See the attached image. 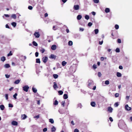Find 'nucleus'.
I'll return each instance as SVG.
<instances>
[{
	"label": "nucleus",
	"mask_w": 132,
	"mask_h": 132,
	"mask_svg": "<svg viewBox=\"0 0 132 132\" xmlns=\"http://www.w3.org/2000/svg\"><path fill=\"white\" fill-rule=\"evenodd\" d=\"M88 87L90 88H92V87L94 85V83L93 81L91 80H88Z\"/></svg>",
	"instance_id": "nucleus-1"
},
{
	"label": "nucleus",
	"mask_w": 132,
	"mask_h": 132,
	"mask_svg": "<svg viewBox=\"0 0 132 132\" xmlns=\"http://www.w3.org/2000/svg\"><path fill=\"white\" fill-rule=\"evenodd\" d=\"M23 90L26 92H27L29 89V87L28 85H25L22 87Z\"/></svg>",
	"instance_id": "nucleus-2"
},
{
	"label": "nucleus",
	"mask_w": 132,
	"mask_h": 132,
	"mask_svg": "<svg viewBox=\"0 0 132 132\" xmlns=\"http://www.w3.org/2000/svg\"><path fill=\"white\" fill-rule=\"evenodd\" d=\"M125 109L129 111L131 110V108L129 107L128 105L126 104L125 106Z\"/></svg>",
	"instance_id": "nucleus-3"
},
{
	"label": "nucleus",
	"mask_w": 132,
	"mask_h": 132,
	"mask_svg": "<svg viewBox=\"0 0 132 132\" xmlns=\"http://www.w3.org/2000/svg\"><path fill=\"white\" fill-rule=\"evenodd\" d=\"M34 35L35 36V37L37 38H38L40 36V35L38 32H35Z\"/></svg>",
	"instance_id": "nucleus-4"
},
{
	"label": "nucleus",
	"mask_w": 132,
	"mask_h": 132,
	"mask_svg": "<svg viewBox=\"0 0 132 132\" xmlns=\"http://www.w3.org/2000/svg\"><path fill=\"white\" fill-rule=\"evenodd\" d=\"M73 9L75 10H78L79 9V6L78 5H74Z\"/></svg>",
	"instance_id": "nucleus-5"
},
{
	"label": "nucleus",
	"mask_w": 132,
	"mask_h": 132,
	"mask_svg": "<svg viewBox=\"0 0 132 132\" xmlns=\"http://www.w3.org/2000/svg\"><path fill=\"white\" fill-rule=\"evenodd\" d=\"M122 122L123 123V121L122 120H120V121L118 123V126L119 128L120 129H122V128L121 127V123Z\"/></svg>",
	"instance_id": "nucleus-6"
},
{
	"label": "nucleus",
	"mask_w": 132,
	"mask_h": 132,
	"mask_svg": "<svg viewBox=\"0 0 132 132\" xmlns=\"http://www.w3.org/2000/svg\"><path fill=\"white\" fill-rule=\"evenodd\" d=\"M113 110V108L111 107H109L108 108V111L110 113L112 112Z\"/></svg>",
	"instance_id": "nucleus-7"
},
{
	"label": "nucleus",
	"mask_w": 132,
	"mask_h": 132,
	"mask_svg": "<svg viewBox=\"0 0 132 132\" xmlns=\"http://www.w3.org/2000/svg\"><path fill=\"white\" fill-rule=\"evenodd\" d=\"M48 59V58L46 56L44 57L43 58V61L45 63L46 62Z\"/></svg>",
	"instance_id": "nucleus-8"
},
{
	"label": "nucleus",
	"mask_w": 132,
	"mask_h": 132,
	"mask_svg": "<svg viewBox=\"0 0 132 132\" xmlns=\"http://www.w3.org/2000/svg\"><path fill=\"white\" fill-rule=\"evenodd\" d=\"M56 48V46L55 45H52L51 47V49L53 50H55Z\"/></svg>",
	"instance_id": "nucleus-9"
},
{
	"label": "nucleus",
	"mask_w": 132,
	"mask_h": 132,
	"mask_svg": "<svg viewBox=\"0 0 132 132\" xmlns=\"http://www.w3.org/2000/svg\"><path fill=\"white\" fill-rule=\"evenodd\" d=\"M13 126H17L18 125V122L15 121H13L11 122Z\"/></svg>",
	"instance_id": "nucleus-10"
},
{
	"label": "nucleus",
	"mask_w": 132,
	"mask_h": 132,
	"mask_svg": "<svg viewBox=\"0 0 132 132\" xmlns=\"http://www.w3.org/2000/svg\"><path fill=\"white\" fill-rule=\"evenodd\" d=\"M27 118V116L25 114H22L21 115V118L22 120H24Z\"/></svg>",
	"instance_id": "nucleus-11"
},
{
	"label": "nucleus",
	"mask_w": 132,
	"mask_h": 132,
	"mask_svg": "<svg viewBox=\"0 0 132 132\" xmlns=\"http://www.w3.org/2000/svg\"><path fill=\"white\" fill-rule=\"evenodd\" d=\"M54 84L53 86V88L55 89L57 88L58 87L57 86L56 83V82H54Z\"/></svg>",
	"instance_id": "nucleus-12"
},
{
	"label": "nucleus",
	"mask_w": 132,
	"mask_h": 132,
	"mask_svg": "<svg viewBox=\"0 0 132 132\" xmlns=\"http://www.w3.org/2000/svg\"><path fill=\"white\" fill-rule=\"evenodd\" d=\"M90 104L92 106L95 107L96 105V103L95 102H91Z\"/></svg>",
	"instance_id": "nucleus-13"
},
{
	"label": "nucleus",
	"mask_w": 132,
	"mask_h": 132,
	"mask_svg": "<svg viewBox=\"0 0 132 132\" xmlns=\"http://www.w3.org/2000/svg\"><path fill=\"white\" fill-rule=\"evenodd\" d=\"M0 108L1 110H3L4 109V106L3 105H0Z\"/></svg>",
	"instance_id": "nucleus-14"
},
{
	"label": "nucleus",
	"mask_w": 132,
	"mask_h": 132,
	"mask_svg": "<svg viewBox=\"0 0 132 132\" xmlns=\"http://www.w3.org/2000/svg\"><path fill=\"white\" fill-rule=\"evenodd\" d=\"M117 76L118 77H120L121 76V74L120 72H117Z\"/></svg>",
	"instance_id": "nucleus-15"
},
{
	"label": "nucleus",
	"mask_w": 132,
	"mask_h": 132,
	"mask_svg": "<svg viewBox=\"0 0 132 132\" xmlns=\"http://www.w3.org/2000/svg\"><path fill=\"white\" fill-rule=\"evenodd\" d=\"M82 18V16L80 15H78L77 17V19L78 20H80Z\"/></svg>",
	"instance_id": "nucleus-16"
},
{
	"label": "nucleus",
	"mask_w": 132,
	"mask_h": 132,
	"mask_svg": "<svg viewBox=\"0 0 132 132\" xmlns=\"http://www.w3.org/2000/svg\"><path fill=\"white\" fill-rule=\"evenodd\" d=\"M110 11V9L109 8H106L105 10V12L106 13L109 12Z\"/></svg>",
	"instance_id": "nucleus-17"
},
{
	"label": "nucleus",
	"mask_w": 132,
	"mask_h": 132,
	"mask_svg": "<svg viewBox=\"0 0 132 132\" xmlns=\"http://www.w3.org/2000/svg\"><path fill=\"white\" fill-rule=\"evenodd\" d=\"M63 98L64 99H67L68 98L67 95L66 94H64L63 96Z\"/></svg>",
	"instance_id": "nucleus-18"
},
{
	"label": "nucleus",
	"mask_w": 132,
	"mask_h": 132,
	"mask_svg": "<svg viewBox=\"0 0 132 132\" xmlns=\"http://www.w3.org/2000/svg\"><path fill=\"white\" fill-rule=\"evenodd\" d=\"M67 63L66 62L64 61H62V65L63 66H64L66 65Z\"/></svg>",
	"instance_id": "nucleus-19"
},
{
	"label": "nucleus",
	"mask_w": 132,
	"mask_h": 132,
	"mask_svg": "<svg viewBox=\"0 0 132 132\" xmlns=\"http://www.w3.org/2000/svg\"><path fill=\"white\" fill-rule=\"evenodd\" d=\"M53 76L55 79H56L58 78V75L57 74H54L53 75Z\"/></svg>",
	"instance_id": "nucleus-20"
},
{
	"label": "nucleus",
	"mask_w": 132,
	"mask_h": 132,
	"mask_svg": "<svg viewBox=\"0 0 132 132\" xmlns=\"http://www.w3.org/2000/svg\"><path fill=\"white\" fill-rule=\"evenodd\" d=\"M6 60V58L4 56L2 57L1 58V61L4 62Z\"/></svg>",
	"instance_id": "nucleus-21"
},
{
	"label": "nucleus",
	"mask_w": 132,
	"mask_h": 132,
	"mask_svg": "<svg viewBox=\"0 0 132 132\" xmlns=\"http://www.w3.org/2000/svg\"><path fill=\"white\" fill-rule=\"evenodd\" d=\"M20 82V80L19 79H18L17 80H16L15 82L14 83L15 84H19Z\"/></svg>",
	"instance_id": "nucleus-22"
},
{
	"label": "nucleus",
	"mask_w": 132,
	"mask_h": 132,
	"mask_svg": "<svg viewBox=\"0 0 132 132\" xmlns=\"http://www.w3.org/2000/svg\"><path fill=\"white\" fill-rule=\"evenodd\" d=\"M73 44V43L71 41H69L68 43V45L69 46H71Z\"/></svg>",
	"instance_id": "nucleus-23"
},
{
	"label": "nucleus",
	"mask_w": 132,
	"mask_h": 132,
	"mask_svg": "<svg viewBox=\"0 0 132 132\" xmlns=\"http://www.w3.org/2000/svg\"><path fill=\"white\" fill-rule=\"evenodd\" d=\"M56 130V128L55 127L53 126L52 128L51 129V131L52 132H54Z\"/></svg>",
	"instance_id": "nucleus-24"
},
{
	"label": "nucleus",
	"mask_w": 132,
	"mask_h": 132,
	"mask_svg": "<svg viewBox=\"0 0 132 132\" xmlns=\"http://www.w3.org/2000/svg\"><path fill=\"white\" fill-rule=\"evenodd\" d=\"M58 102L57 100H55L53 103V104L54 105H57L58 104Z\"/></svg>",
	"instance_id": "nucleus-25"
},
{
	"label": "nucleus",
	"mask_w": 132,
	"mask_h": 132,
	"mask_svg": "<svg viewBox=\"0 0 132 132\" xmlns=\"http://www.w3.org/2000/svg\"><path fill=\"white\" fill-rule=\"evenodd\" d=\"M4 67L6 68H8L10 67V66L9 64H6L4 65Z\"/></svg>",
	"instance_id": "nucleus-26"
},
{
	"label": "nucleus",
	"mask_w": 132,
	"mask_h": 132,
	"mask_svg": "<svg viewBox=\"0 0 132 132\" xmlns=\"http://www.w3.org/2000/svg\"><path fill=\"white\" fill-rule=\"evenodd\" d=\"M11 17L14 19H15L16 18V16L15 14H13L11 15Z\"/></svg>",
	"instance_id": "nucleus-27"
},
{
	"label": "nucleus",
	"mask_w": 132,
	"mask_h": 132,
	"mask_svg": "<svg viewBox=\"0 0 132 132\" xmlns=\"http://www.w3.org/2000/svg\"><path fill=\"white\" fill-rule=\"evenodd\" d=\"M12 25L14 27H15L16 26V23L15 22H13L11 23Z\"/></svg>",
	"instance_id": "nucleus-28"
},
{
	"label": "nucleus",
	"mask_w": 132,
	"mask_h": 132,
	"mask_svg": "<svg viewBox=\"0 0 132 132\" xmlns=\"http://www.w3.org/2000/svg\"><path fill=\"white\" fill-rule=\"evenodd\" d=\"M32 90L34 92L36 93L37 92V90L36 88L33 87L32 88Z\"/></svg>",
	"instance_id": "nucleus-29"
},
{
	"label": "nucleus",
	"mask_w": 132,
	"mask_h": 132,
	"mask_svg": "<svg viewBox=\"0 0 132 132\" xmlns=\"http://www.w3.org/2000/svg\"><path fill=\"white\" fill-rule=\"evenodd\" d=\"M32 43L34 45L36 46H37V44L35 41H33Z\"/></svg>",
	"instance_id": "nucleus-30"
},
{
	"label": "nucleus",
	"mask_w": 132,
	"mask_h": 132,
	"mask_svg": "<svg viewBox=\"0 0 132 132\" xmlns=\"http://www.w3.org/2000/svg\"><path fill=\"white\" fill-rule=\"evenodd\" d=\"M49 122L52 123H53L54 122V121L52 119H49Z\"/></svg>",
	"instance_id": "nucleus-31"
},
{
	"label": "nucleus",
	"mask_w": 132,
	"mask_h": 132,
	"mask_svg": "<svg viewBox=\"0 0 132 132\" xmlns=\"http://www.w3.org/2000/svg\"><path fill=\"white\" fill-rule=\"evenodd\" d=\"M95 33L96 34H97L98 32V30L97 29H95L94 30Z\"/></svg>",
	"instance_id": "nucleus-32"
},
{
	"label": "nucleus",
	"mask_w": 132,
	"mask_h": 132,
	"mask_svg": "<svg viewBox=\"0 0 132 132\" xmlns=\"http://www.w3.org/2000/svg\"><path fill=\"white\" fill-rule=\"evenodd\" d=\"M85 18L87 20L89 19V16L87 15H86L85 16Z\"/></svg>",
	"instance_id": "nucleus-33"
},
{
	"label": "nucleus",
	"mask_w": 132,
	"mask_h": 132,
	"mask_svg": "<svg viewBox=\"0 0 132 132\" xmlns=\"http://www.w3.org/2000/svg\"><path fill=\"white\" fill-rule=\"evenodd\" d=\"M17 95L18 94L17 93H15V94L13 95V97L15 99H16V96H17Z\"/></svg>",
	"instance_id": "nucleus-34"
},
{
	"label": "nucleus",
	"mask_w": 132,
	"mask_h": 132,
	"mask_svg": "<svg viewBox=\"0 0 132 132\" xmlns=\"http://www.w3.org/2000/svg\"><path fill=\"white\" fill-rule=\"evenodd\" d=\"M115 51L117 53H119L120 52V49L119 48H117L116 49Z\"/></svg>",
	"instance_id": "nucleus-35"
},
{
	"label": "nucleus",
	"mask_w": 132,
	"mask_h": 132,
	"mask_svg": "<svg viewBox=\"0 0 132 132\" xmlns=\"http://www.w3.org/2000/svg\"><path fill=\"white\" fill-rule=\"evenodd\" d=\"M36 62L39 63H40V62L39 59H36Z\"/></svg>",
	"instance_id": "nucleus-36"
},
{
	"label": "nucleus",
	"mask_w": 132,
	"mask_h": 132,
	"mask_svg": "<svg viewBox=\"0 0 132 132\" xmlns=\"http://www.w3.org/2000/svg\"><path fill=\"white\" fill-rule=\"evenodd\" d=\"M58 92L60 95H62L63 93L62 90H59Z\"/></svg>",
	"instance_id": "nucleus-37"
},
{
	"label": "nucleus",
	"mask_w": 132,
	"mask_h": 132,
	"mask_svg": "<svg viewBox=\"0 0 132 132\" xmlns=\"http://www.w3.org/2000/svg\"><path fill=\"white\" fill-rule=\"evenodd\" d=\"M5 97L6 100L8 99V94H6L5 95Z\"/></svg>",
	"instance_id": "nucleus-38"
},
{
	"label": "nucleus",
	"mask_w": 132,
	"mask_h": 132,
	"mask_svg": "<svg viewBox=\"0 0 132 132\" xmlns=\"http://www.w3.org/2000/svg\"><path fill=\"white\" fill-rule=\"evenodd\" d=\"M50 57H51V58L52 59H53V58H55L56 57V56H55V55H54L53 54H51V55Z\"/></svg>",
	"instance_id": "nucleus-39"
},
{
	"label": "nucleus",
	"mask_w": 132,
	"mask_h": 132,
	"mask_svg": "<svg viewBox=\"0 0 132 132\" xmlns=\"http://www.w3.org/2000/svg\"><path fill=\"white\" fill-rule=\"evenodd\" d=\"M105 84L106 85H108L109 84V82L108 80H106L105 81Z\"/></svg>",
	"instance_id": "nucleus-40"
},
{
	"label": "nucleus",
	"mask_w": 132,
	"mask_h": 132,
	"mask_svg": "<svg viewBox=\"0 0 132 132\" xmlns=\"http://www.w3.org/2000/svg\"><path fill=\"white\" fill-rule=\"evenodd\" d=\"M119 105L118 102L114 104V106L115 107H117Z\"/></svg>",
	"instance_id": "nucleus-41"
},
{
	"label": "nucleus",
	"mask_w": 132,
	"mask_h": 132,
	"mask_svg": "<svg viewBox=\"0 0 132 132\" xmlns=\"http://www.w3.org/2000/svg\"><path fill=\"white\" fill-rule=\"evenodd\" d=\"M92 25V23L91 22H89L88 24V26L89 27H91Z\"/></svg>",
	"instance_id": "nucleus-42"
},
{
	"label": "nucleus",
	"mask_w": 132,
	"mask_h": 132,
	"mask_svg": "<svg viewBox=\"0 0 132 132\" xmlns=\"http://www.w3.org/2000/svg\"><path fill=\"white\" fill-rule=\"evenodd\" d=\"M45 51V50L44 48H42L40 50V52L42 53H43Z\"/></svg>",
	"instance_id": "nucleus-43"
},
{
	"label": "nucleus",
	"mask_w": 132,
	"mask_h": 132,
	"mask_svg": "<svg viewBox=\"0 0 132 132\" xmlns=\"http://www.w3.org/2000/svg\"><path fill=\"white\" fill-rule=\"evenodd\" d=\"M115 28L116 29H117L119 28V26L118 25L116 24L115 26Z\"/></svg>",
	"instance_id": "nucleus-44"
},
{
	"label": "nucleus",
	"mask_w": 132,
	"mask_h": 132,
	"mask_svg": "<svg viewBox=\"0 0 132 132\" xmlns=\"http://www.w3.org/2000/svg\"><path fill=\"white\" fill-rule=\"evenodd\" d=\"M94 3H98L99 2V0H93Z\"/></svg>",
	"instance_id": "nucleus-45"
},
{
	"label": "nucleus",
	"mask_w": 132,
	"mask_h": 132,
	"mask_svg": "<svg viewBox=\"0 0 132 132\" xmlns=\"http://www.w3.org/2000/svg\"><path fill=\"white\" fill-rule=\"evenodd\" d=\"M114 96L116 97H118L119 96V94L118 93H116L115 94Z\"/></svg>",
	"instance_id": "nucleus-46"
},
{
	"label": "nucleus",
	"mask_w": 132,
	"mask_h": 132,
	"mask_svg": "<svg viewBox=\"0 0 132 132\" xmlns=\"http://www.w3.org/2000/svg\"><path fill=\"white\" fill-rule=\"evenodd\" d=\"M93 68L96 69L97 68V65L96 64H94L93 66Z\"/></svg>",
	"instance_id": "nucleus-47"
},
{
	"label": "nucleus",
	"mask_w": 132,
	"mask_h": 132,
	"mask_svg": "<svg viewBox=\"0 0 132 132\" xmlns=\"http://www.w3.org/2000/svg\"><path fill=\"white\" fill-rule=\"evenodd\" d=\"M9 107L12 108L13 107V105L12 104L10 103L9 104Z\"/></svg>",
	"instance_id": "nucleus-48"
},
{
	"label": "nucleus",
	"mask_w": 132,
	"mask_h": 132,
	"mask_svg": "<svg viewBox=\"0 0 132 132\" xmlns=\"http://www.w3.org/2000/svg\"><path fill=\"white\" fill-rule=\"evenodd\" d=\"M117 42L119 43H121V40L120 39H117Z\"/></svg>",
	"instance_id": "nucleus-49"
},
{
	"label": "nucleus",
	"mask_w": 132,
	"mask_h": 132,
	"mask_svg": "<svg viewBox=\"0 0 132 132\" xmlns=\"http://www.w3.org/2000/svg\"><path fill=\"white\" fill-rule=\"evenodd\" d=\"M65 103V101H62V105L63 106V107L64 106V104Z\"/></svg>",
	"instance_id": "nucleus-50"
},
{
	"label": "nucleus",
	"mask_w": 132,
	"mask_h": 132,
	"mask_svg": "<svg viewBox=\"0 0 132 132\" xmlns=\"http://www.w3.org/2000/svg\"><path fill=\"white\" fill-rule=\"evenodd\" d=\"M12 54L11 53V51L9 53L7 54L8 56H10L12 55Z\"/></svg>",
	"instance_id": "nucleus-51"
},
{
	"label": "nucleus",
	"mask_w": 132,
	"mask_h": 132,
	"mask_svg": "<svg viewBox=\"0 0 132 132\" xmlns=\"http://www.w3.org/2000/svg\"><path fill=\"white\" fill-rule=\"evenodd\" d=\"M32 8L33 7L31 6H30L28 7V9L30 10H32Z\"/></svg>",
	"instance_id": "nucleus-52"
},
{
	"label": "nucleus",
	"mask_w": 132,
	"mask_h": 132,
	"mask_svg": "<svg viewBox=\"0 0 132 132\" xmlns=\"http://www.w3.org/2000/svg\"><path fill=\"white\" fill-rule=\"evenodd\" d=\"M98 76L99 77H100L102 75V74L100 72H98Z\"/></svg>",
	"instance_id": "nucleus-53"
},
{
	"label": "nucleus",
	"mask_w": 132,
	"mask_h": 132,
	"mask_svg": "<svg viewBox=\"0 0 132 132\" xmlns=\"http://www.w3.org/2000/svg\"><path fill=\"white\" fill-rule=\"evenodd\" d=\"M39 53L38 52H36L35 53V56L36 57H37L38 56Z\"/></svg>",
	"instance_id": "nucleus-54"
},
{
	"label": "nucleus",
	"mask_w": 132,
	"mask_h": 132,
	"mask_svg": "<svg viewBox=\"0 0 132 132\" xmlns=\"http://www.w3.org/2000/svg\"><path fill=\"white\" fill-rule=\"evenodd\" d=\"M47 128H45L43 129V131L44 132H46L47 131Z\"/></svg>",
	"instance_id": "nucleus-55"
},
{
	"label": "nucleus",
	"mask_w": 132,
	"mask_h": 132,
	"mask_svg": "<svg viewBox=\"0 0 132 132\" xmlns=\"http://www.w3.org/2000/svg\"><path fill=\"white\" fill-rule=\"evenodd\" d=\"M6 77L7 78H9L10 77V75H7L6 74L5 75Z\"/></svg>",
	"instance_id": "nucleus-56"
},
{
	"label": "nucleus",
	"mask_w": 132,
	"mask_h": 132,
	"mask_svg": "<svg viewBox=\"0 0 132 132\" xmlns=\"http://www.w3.org/2000/svg\"><path fill=\"white\" fill-rule=\"evenodd\" d=\"M79 130L77 129H75L74 130V132H79Z\"/></svg>",
	"instance_id": "nucleus-57"
},
{
	"label": "nucleus",
	"mask_w": 132,
	"mask_h": 132,
	"mask_svg": "<svg viewBox=\"0 0 132 132\" xmlns=\"http://www.w3.org/2000/svg\"><path fill=\"white\" fill-rule=\"evenodd\" d=\"M84 29L82 28H79V30L80 31H83L84 30Z\"/></svg>",
	"instance_id": "nucleus-58"
},
{
	"label": "nucleus",
	"mask_w": 132,
	"mask_h": 132,
	"mask_svg": "<svg viewBox=\"0 0 132 132\" xmlns=\"http://www.w3.org/2000/svg\"><path fill=\"white\" fill-rule=\"evenodd\" d=\"M109 119L112 122L113 121V119L111 117H110L109 118Z\"/></svg>",
	"instance_id": "nucleus-59"
},
{
	"label": "nucleus",
	"mask_w": 132,
	"mask_h": 132,
	"mask_svg": "<svg viewBox=\"0 0 132 132\" xmlns=\"http://www.w3.org/2000/svg\"><path fill=\"white\" fill-rule=\"evenodd\" d=\"M119 68L120 69H123V68L122 66L121 65H120L119 67Z\"/></svg>",
	"instance_id": "nucleus-60"
},
{
	"label": "nucleus",
	"mask_w": 132,
	"mask_h": 132,
	"mask_svg": "<svg viewBox=\"0 0 132 132\" xmlns=\"http://www.w3.org/2000/svg\"><path fill=\"white\" fill-rule=\"evenodd\" d=\"M39 115H38L34 117V118H39Z\"/></svg>",
	"instance_id": "nucleus-61"
},
{
	"label": "nucleus",
	"mask_w": 132,
	"mask_h": 132,
	"mask_svg": "<svg viewBox=\"0 0 132 132\" xmlns=\"http://www.w3.org/2000/svg\"><path fill=\"white\" fill-rule=\"evenodd\" d=\"M101 60L102 61H103L104 60V58L103 57H101Z\"/></svg>",
	"instance_id": "nucleus-62"
},
{
	"label": "nucleus",
	"mask_w": 132,
	"mask_h": 132,
	"mask_svg": "<svg viewBox=\"0 0 132 132\" xmlns=\"http://www.w3.org/2000/svg\"><path fill=\"white\" fill-rule=\"evenodd\" d=\"M92 14L93 15H95V13L94 12H92Z\"/></svg>",
	"instance_id": "nucleus-63"
},
{
	"label": "nucleus",
	"mask_w": 132,
	"mask_h": 132,
	"mask_svg": "<svg viewBox=\"0 0 132 132\" xmlns=\"http://www.w3.org/2000/svg\"><path fill=\"white\" fill-rule=\"evenodd\" d=\"M103 43V41L102 40V41L101 42H99V44L100 45H101Z\"/></svg>",
	"instance_id": "nucleus-64"
}]
</instances>
